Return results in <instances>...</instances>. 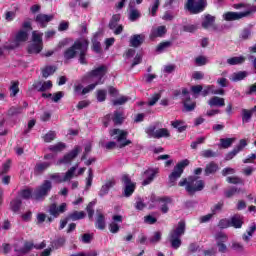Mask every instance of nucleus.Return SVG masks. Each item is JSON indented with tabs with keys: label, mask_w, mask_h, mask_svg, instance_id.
<instances>
[{
	"label": "nucleus",
	"mask_w": 256,
	"mask_h": 256,
	"mask_svg": "<svg viewBox=\"0 0 256 256\" xmlns=\"http://www.w3.org/2000/svg\"><path fill=\"white\" fill-rule=\"evenodd\" d=\"M159 173V168H150L144 172V175H146V179L142 182V185H150V183H153L155 177Z\"/></svg>",
	"instance_id": "obj_21"
},
{
	"label": "nucleus",
	"mask_w": 256,
	"mask_h": 256,
	"mask_svg": "<svg viewBox=\"0 0 256 256\" xmlns=\"http://www.w3.org/2000/svg\"><path fill=\"white\" fill-rule=\"evenodd\" d=\"M67 148V145L63 142H58L56 144L49 146V151H52V153H61V151H65Z\"/></svg>",
	"instance_id": "obj_27"
},
{
	"label": "nucleus",
	"mask_w": 256,
	"mask_h": 256,
	"mask_svg": "<svg viewBox=\"0 0 256 256\" xmlns=\"http://www.w3.org/2000/svg\"><path fill=\"white\" fill-rule=\"evenodd\" d=\"M161 241V232H155L152 237L149 238V243L155 245V243H159Z\"/></svg>",
	"instance_id": "obj_54"
},
{
	"label": "nucleus",
	"mask_w": 256,
	"mask_h": 256,
	"mask_svg": "<svg viewBox=\"0 0 256 256\" xmlns=\"http://www.w3.org/2000/svg\"><path fill=\"white\" fill-rule=\"evenodd\" d=\"M185 7L190 13L197 15V13L205 11V7H207V0H199L197 2H195V0H187Z\"/></svg>",
	"instance_id": "obj_10"
},
{
	"label": "nucleus",
	"mask_w": 256,
	"mask_h": 256,
	"mask_svg": "<svg viewBox=\"0 0 256 256\" xmlns=\"http://www.w3.org/2000/svg\"><path fill=\"white\" fill-rule=\"evenodd\" d=\"M43 51V32L32 31V43L28 46V53L37 55Z\"/></svg>",
	"instance_id": "obj_6"
},
{
	"label": "nucleus",
	"mask_w": 256,
	"mask_h": 256,
	"mask_svg": "<svg viewBox=\"0 0 256 256\" xmlns=\"http://www.w3.org/2000/svg\"><path fill=\"white\" fill-rule=\"evenodd\" d=\"M92 45L95 53H101V43L97 41V38L92 39Z\"/></svg>",
	"instance_id": "obj_63"
},
{
	"label": "nucleus",
	"mask_w": 256,
	"mask_h": 256,
	"mask_svg": "<svg viewBox=\"0 0 256 256\" xmlns=\"http://www.w3.org/2000/svg\"><path fill=\"white\" fill-rule=\"evenodd\" d=\"M11 169V160H7L3 165H2V170L0 172V175H5L6 173H9V170Z\"/></svg>",
	"instance_id": "obj_56"
},
{
	"label": "nucleus",
	"mask_w": 256,
	"mask_h": 256,
	"mask_svg": "<svg viewBox=\"0 0 256 256\" xmlns=\"http://www.w3.org/2000/svg\"><path fill=\"white\" fill-rule=\"evenodd\" d=\"M192 79H194L195 81H201V79H205V73L201 71H194L192 73Z\"/></svg>",
	"instance_id": "obj_61"
},
{
	"label": "nucleus",
	"mask_w": 256,
	"mask_h": 256,
	"mask_svg": "<svg viewBox=\"0 0 256 256\" xmlns=\"http://www.w3.org/2000/svg\"><path fill=\"white\" fill-rule=\"evenodd\" d=\"M114 185H115V182H113V181L106 182L105 185H103L101 187L100 197L107 195V193H109V190L111 189V187H113Z\"/></svg>",
	"instance_id": "obj_37"
},
{
	"label": "nucleus",
	"mask_w": 256,
	"mask_h": 256,
	"mask_svg": "<svg viewBox=\"0 0 256 256\" xmlns=\"http://www.w3.org/2000/svg\"><path fill=\"white\" fill-rule=\"evenodd\" d=\"M235 141V138H221L219 147H221L222 149H229V147H231V145H233Z\"/></svg>",
	"instance_id": "obj_33"
},
{
	"label": "nucleus",
	"mask_w": 256,
	"mask_h": 256,
	"mask_svg": "<svg viewBox=\"0 0 256 256\" xmlns=\"http://www.w3.org/2000/svg\"><path fill=\"white\" fill-rule=\"evenodd\" d=\"M210 93L212 95H214V93H215V86H213V85L205 86V88L202 91V96L203 97H207V95H210Z\"/></svg>",
	"instance_id": "obj_49"
},
{
	"label": "nucleus",
	"mask_w": 256,
	"mask_h": 256,
	"mask_svg": "<svg viewBox=\"0 0 256 256\" xmlns=\"http://www.w3.org/2000/svg\"><path fill=\"white\" fill-rule=\"evenodd\" d=\"M231 249H233V251H238V253L245 251L243 244L237 241H232Z\"/></svg>",
	"instance_id": "obj_45"
},
{
	"label": "nucleus",
	"mask_w": 256,
	"mask_h": 256,
	"mask_svg": "<svg viewBox=\"0 0 256 256\" xmlns=\"http://www.w3.org/2000/svg\"><path fill=\"white\" fill-rule=\"evenodd\" d=\"M49 167H51V163L49 162H42V163H38L35 166V173H43V171L49 169Z\"/></svg>",
	"instance_id": "obj_39"
},
{
	"label": "nucleus",
	"mask_w": 256,
	"mask_h": 256,
	"mask_svg": "<svg viewBox=\"0 0 256 256\" xmlns=\"http://www.w3.org/2000/svg\"><path fill=\"white\" fill-rule=\"evenodd\" d=\"M247 77V72L240 71V72H234L230 76V81H233L234 83H237V81H243Z\"/></svg>",
	"instance_id": "obj_29"
},
{
	"label": "nucleus",
	"mask_w": 256,
	"mask_h": 256,
	"mask_svg": "<svg viewBox=\"0 0 256 256\" xmlns=\"http://www.w3.org/2000/svg\"><path fill=\"white\" fill-rule=\"evenodd\" d=\"M240 39L242 41H247V39H251V29L245 28L240 33Z\"/></svg>",
	"instance_id": "obj_46"
},
{
	"label": "nucleus",
	"mask_w": 256,
	"mask_h": 256,
	"mask_svg": "<svg viewBox=\"0 0 256 256\" xmlns=\"http://www.w3.org/2000/svg\"><path fill=\"white\" fill-rule=\"evenodd\" d=\"M182 235H185V221L178 222L177 226L169 234L172 249H179L181 247Z\"/></svg>",
	"instance_id": "obj_5"
},
{
	"label": "nucleus",
	"mask_w": 256,
	"mask_h": 256,
	"mask_svg": "<svg viewBox=\"0 0 256 256\" xmlns=\"http://www.w3.org/2000/svg\"><path fill=\"white\" fill-rule=\"evenodd\" d=\"M247 147V140L241 139L239 141V144L234 147L232 151H230L228 154H226L225 160L226 161H231L234 157L237 156L238 153H241L245 148Z\"/></svg>",
	"instance_id": "obj_17"
},
{
	"label": "nucleus",
	"mask_w": 256,
	"mask_h": 256,
	"mask_svg": "<svg viewBox=\"0 0 256 256\" xmlns=\"http://www.w3.org/2000/svg\"><path fill=\"white\" fill-rule=\"evenodd\" d=\"M226 181L232 185H243V179L237 176L227 177Z\"/></svg>",
	"instance_id": "obj_43"
},
{
	"label": "nucleus",
	"mask_w": 256,
	"mask_h": 256,
	"mask_svg": "<svg viewBox=\"0 0 256 256\" xmlns=\"http://www.w3.org/2000/svg\"><path fill=\"white\" fill-rule=\"evenodd\" d=\"M113 121L116 125H121L123 123V114L120 112H115Z\"/></svg>",
	"instance_id": "obj_57"
},
{
	"label": "nucleus",
	"mask_w": 256,
	"mask_h": 256,
	"mask_svg": "<svg viewBox=\"0 0 256 256\" xmlns=\"http://www.w3.org/2000/svg\"><path fill=\"white\" fill-rule=\"evenodd\" d=\"M159 5H160V0H155L152 7L149 8V11H150L152 17H155V15H157V9H159Z\"/></svg>",
	"instance_id": "obj_59"
},
{
	"label": "nucleus",
	"mask_w": 256,
	"mask_h": 256,
	"mask_svg": "<svg viewBox=\"0 0 256 256\" xmlns=\"http://www.w3.org/2000/svg\"><path fill=\"white\" fill-rule=\"evenodd\" d=\"M111 137H114L119 143V147H127V145H131V140H127V131L121 129H113L110 132Z\"/></svg>",
	"instance_id": "obj_11"
},
{
	"label": "nucleus",
	"mask_w": 256,
	"mask_h": 256,
	"mask_svg": "<svg viewBox=\"0 0 256 256\" xmlns=\"http://www.w3.org/2000/svg\"><path fill=\"white\" fill-rule=\"evenodd\" d=\"M107 75L106 66H99L94 70L88 72L83 78L82 83H92L90 85H103V77Z\"/></svg>",
	"instance_id": "obj_4"
},
{
	"label": "nucleus",
	"mask_w": 256,
	"mask_h": 256,
	"mask_svg": "<svg viewBox=\"0 0 256 256\" xmlns=\"http://www.w3.org/2000/svg\"><path fill=\"white\" fill-rule=\"evenodd\" d=\"M67 219H70V221H79V219H85V212L74 211L67 216Z\"/></svg>",
	"instance_id": "obj_35"
},
{
	"label": "nucleus",
	"mask_w": 256,
	"mask_h": 256,
	"mask_svg": "<svg viewBox=\"0 0 256 256\" xmlns=\"http://www.w3.org/2000/svg\"><path fill=\"white\" fill-rule=\"evenodd\" d=\"M53 19H55V15L53 14H37L35 17V21L36 23L42 27V29H45V27H47V25L49 23H51V21H53Z\"/></svg>",
	"instance_id": "obj_18"
},
{
	"label": "nucleus",
	"mask_w": 256,
	"mask_h": 256,
	"mask_svg": "<svg viewBox=\"0 0 256 256\" xmlns=\"http://www.w3.org/2000/svg\"><path fill=\"white\" fill-rule=\"evenodd\" d=\"M253 117V110H247V109H242V122L243 123H249L251 121V118Z\"/></svg>",
	"instance_id": "obj_36"
},
{
	"label": "nucleus",
	"mask_w": 256,
	"mask_h": 256,
	"mask_svg": "<svg viewBox=\"0 0 256 256\" xmlns=\"http://www.w3.org/2000/svg\"><path fill=\"white\" fill-rule=\"evenodd\" d=\"M169 47H171V42H162L157 46L156 51L157 53H163V51H165V49H169Z\"/></svg>",
	"instance_id": "obj_50"
},
{
	"label": "nucleus",
	"mask_w": 256,
	"mask_h": 256,
	"mask_svg": "<svg viewBox=\"0 0 256 256\" xmlns=\"http://www.w3.org/2000/svg\"><path fill=\"white\" fill-rule=\"evenodd\" d=\"M172 127H174V129H177L179 131V133H183V131H185V129H187V126L183 125V121L181 120H175L171 122Z\"/></svg>",
	"instance_id": "obj_41"
},
{
	"label": "nucleus",
	"mask_w": 256,
	"mask_h": 256,
	"mask_svg": "<svg viewBox=\"0 0 256 256\" xmlns=\"http://www.w3.org/2000/svg\"><path fill=\"white\" fill-rule=\"evenodd\" d=\"M119 21H121V15L115 14L109 22V29L114 31V35H121L123 33V25H119Z\"/></svg>",
	"instance_id": "obj_16"
},
{
	"label": "nucleus",
	"mask_w": 256,
	"mask_h": 256,
	"mask_svg": "<svg viewBox=\"0 0 256 256\" xmlns=\"http://www.w3.org/2000/svg\"><path fill=\"white\" fill-rule=\"evenodd\" d=\"M209 63V59L205 56H198L195 58V64L198 65V67H203V65H207Z\"/></svg>",
	"instance_id": "obj_44"
},
{
	"label": "nucleus",
	"mask_w": 256,
	"mask_h": 256,
	"mask_svg": "<svg viewBox=\"0 0 256 256\" xmlns=\"http://www.w3.org/2000/svg\"><path fill=\"white\" fill-rule=\"evenodd\" d=\"M178 185L179 187H185L189 195H195L197 191H203L205 189V182L195 176L182 179Z\"/></svg>",
	"instance_id": "obj_3"
},
{
	"label": "nucleus",
	"mask_w": 256,
	"mask_h": 256,
	"mask_svg": "<svg viewBox=\"0 0 256 256\" xmlns=\"http://www.w3.org/2000/svg\"><path fill=\"white\" fill-rule=\"evenodd\" d=\"M79 167V164H76L75 166H72L65 174L64 176H61L59 173L52 174L50 176V179H54L56 183H65L67 181H71L73 177H75V171H77V168Z\"/></svg>",
	"instance_id": "obj_12"
},
{
	"label": "nucleus",
	"mask_w": 256,
	"mask_h": 256,
	"mask_svg": "<svg viewBox=\"0 0 256 256\" xmlns=\"http://www.w3.org/2000/svg\"><path fill=\"white\" fill-rule=\"evenodd\" d=\"M53 189V184L51 181L46 180L44 181L35 191H34V199L36 201H43L47 195H49V191Z\"/></svg>",
	"instance_id": "obj_8"
},
{
	"label": "nucleus",
	"mask_w": 256,
	"mask_h": 256,
	"mask_svg": "<svg viewBox=\"0 0 256 256\" xmlns=\"http://www.w3.org/2000/svg\"><path fill=\"white\" fill-rule=\"evenodd\" d=\"M89 49V41L86 39L76 41L73 46L65 50L64 59H74V57L79 55V62L82 65H87V50Z\"/></svg>",
	"instance_id": "obj_1"
},
{
	"label": "nucleus",
	"mask_w": 256,
	"mask_h": 256,
	"mask_svg": "<svg viewBox=\"0 0 256 256\" xmlns=\"http://www.w3.org/2000/svg\"><path fill=\"white\" fill-rule=\"evenodd\" d=\"M93 185V169L88 170V177L86 178V189H89Z\"/></svg>",
	"instance_id": "obj_53"
},
{
	"label": "nucleus",
	"mask_w": 256,
	"mask_h": 256,
	"mask_svg": "<svg viewBox=\"0 0 256 256\" xmlns=\"http://www.w3.org/2000/svg\"><path fill=\"white\" fill-rule=\"evenodd\" d=\"M96 227L101 230L105 229V215L99 210H97Z\"/></svg>",
	"instance_id": "obj_28"
},
{
	"label": "nucleus",
	"mask_w": 256,
	"mask_h": 256,
	"mask_svg": "<svg viewBox=\"0 0 256 256\" xmlns=\"http://www.w3.org/2000/svg\"><path fill=\"white\" fill-rule=\"evenodd\" d=\"M67 211V203H62L60 206L57 204H51L49 208V213L53 217H58L61 213H65Z\"/></svg>",
	"instance_id": "obj_20"
},
{
	"label": "nucleus",
	"mask_w": 256,
	"mask_h": 256,
	"mask_svg": "<svg viewBox=\"0 0 256 256\" xmlns=\"http://www.w3.org/2000/svg\"><path fill=\"white\" fill-rule=\"evenodd\" d=\"M196 107L195 102H191V98L184 99V108L186 111H193Z\"/></svg>",
	"instance_id": "obj_47"
},
{
	"label": "nucleus",
	"mask_w": 256,
	"mask_h": 256,
	"mask_svg": "<svg viewBox=\"0 0 256 256\" xmlns=\"http://www.w3.org/2000/svg\"><path fill=\"white\" fill-rule=\"evenodd\" d=\"M234 9H246L244 12H225L222 15V19L224 21H241V19H245V17H249L251 13L256 12V6L249 7V4L239 3L233 5Z\"/></svg>",
	"instance_id": "obj_2"
},
{
	"label": "nucleus",
	"mask_w": 256,
	"mask_h": 256,
	"mask_svg": "<svg viewBox=\"0 0 256 256\" xmlns=\"http://www.w3.org/2000/svg\"><path fill=\"white\" fill-rule=\"evenodd\" d=\"M143 41H145V35L135 34L130 38V45L131 47H141V45H143Z\"/></svg>",
	"instance_id": "obj_22"
},
{
	"label": "nucleus",
	"mask_w": 256,
	"mask_h": 256,
	"mask_svg": "<svg viewBox=\"0 0 256 256\" xmlns=\"http://www.w3.org/2000/svg\"><path fill=\"white\" fill-rule=\"evenodd\" d=\"M245 56H236L232 58L227 59L228 65H242V63H245Z\"/></svg>",
	"instance_id": "obj_34"
},
{
	"label": "nucleus",
	"mask_w": 256,
	"mask_h": 256,
	"mask_svg": "<svg viewBox=\"0 0 256 256\" xmlns=\"http://www.w3.org/2000/svg\"><path fill=\"white\" fill-rule=\"evenodd\" d=\"M79 153H81V147L76 146L70 153L59 159L56 162V165H69L71 161H73V159L79 155Z\"/></svg>",
	"instance_id": "obj_14"
},
{
	"label": "nucleus",
	"mask_w": 256,
	"mask_h": 256,
	"mask_svg": "<svg viewBox=\"0 0 256 256\" xmlns=\"http://www.w3.org/2000/svg\"><path fill=\"white\" fill-rule=\"evenodd\" d=\"M167 33V27L158 26L157 28H153L150 34V39H156L157 37H163Z\"/></svg>",
	"instance_id": "obj_24"
},
{
	"label": "nucleus",
	"mask_w": 256,
	"mask_h": 256,
	"mask_svg": "<svg viewBox=\"0 0 256 256\" xmlns=\"http://www.w3.org/2000/svg\"><path fill=\"white\" fill-rule=\"evenodd\" d=\"M192 93L197 97L199 93H203V86L201 85H195L191 87Z\"/></svg>",
	"instance_id": "obj_64"
},
{
	"label": "nucleus",
	"mask_w": 256,
	"mask_h": 256,
	"mask_svg": "<svg viewBox=\"0 0 256 256\" xmlns=\"http://www.w3.org/2000/svg\"><path fill=\"white\" fill-rule=\"evenodd\" d=\"M95 85L89 84L86 87H83V84L81 83H76L74 85V93L76 95H87V93H91V91H94Z\"/></svg>",
	"instance_id": "obj_19"
},
{
	"label": "nucleus",
	"mask_w": 256,
	"mask_h": 256,
	"mask_svg": "<svg viewBox=\"0 0 256 256\" xmlns=\"http://www.w3.org/2000/svg\"><path fill=\"white\" fill-rule=\"evenodd\" d=\"M65 238H59L58 240L52 243V249H59V247H63L65 245Z\"/></svg>",
	"instance_id": "obj_60"
},
{
	"label": "nucleus",
	"mask_w": 256,
	"mask_h": 256,
	"mask_svg": "<svg viewBox=\"0 0 256 256\" xmlns=\"http://www.w3.org/2000/svg\"><path fill=\"white\" fill-rule=\"evenodd\" d=\"M151 201L152 203H159L160 205V210L163 213H169V205H171V203L173 202V200L171 199V197H155V196H151Z\"/></svg>",
	"instance_id": "obj_13"
},
{
	"label": "nucleus",
	"mask_w": 256,
	"mask_h": 256,
	"mask_svg": "<svg viewBox=\"0 0 256 256\" xmlns=\"http://www.w3.org/2000/svg\"><path fill=\"white\" fill-rule=\"evenodd\" d=\"M218 170L219 165H217L215 162H210L206 165L205 175H213V173H217Z\"/></svg>",
	"instance_id": "obj_32"
},
{
	"label": "nucleus",
	"mask_w": 256,
	"mask_h": 256,
	"mask_svg": "<svg viewBox=\"0 0 256 256\" xmlns=\"http://www.w3.org/2000/svg\"><path fill=\"white\" fill-rule=\"evenodd\" d=\"M145 133L150 137V139H161L163 137L167 139L171 137V133L167 128H160L157 130V127L155 126H149L146 128Z\"/></svg>",
	"instance_id": "obj_9"
},
{
	"label": "nucleus",
	"mask_w": 256,
	"mask_h": 256,
	"mask_svg": "<svg viewBox=\"0 0 256 256\" xmlns=\"http://www.w3.org/2000/svg\"><path fill=\"white\" fill-rule=\"evenodd\" d=\"M256 231V225L253 224L252 226H250L246 232V234L242 235V239L243 241H245V243H249V241H251V237H253V233H255Z\"/></svg>",
	"instance_id": "obj_31"
},
{
	"label": "nucleus",
	"mask_w": 256,
	"mask_h": 256,
	"mask_svg": "<svg viewBox=\"0 0 256 256\" xmlns=\"http://www.w3.org/2000/svg\"><path fill=\"white\" fill-rule=\"evenodd\" d=\"M218 227L220 229H227L228 227H231V220L229 219H222L218 223Z\"/></svg>",
	"instance_id": "obj_58"
},
{
	"label": "nucleus",
	"mask_w": 256,
	"mask_h": 256,
	"mask_svg": "<svg viewBox=\"0 0 256 256\" xmlns=\"http://www.w3.org/2000/svg\"><path fill=\"white\" fill-rule=\"evenodd\" d=\"M28 39H29V32L26 30H20L16 34L15 42L17 45H19V43H25V41H27Z\"/></svg>",
	"instance_id": "obj_25"
},
{
	"label": "nucleus",
	"mask_w": 256,
	"mask_h": 256,
	"mask_svg": "<svg viewBox=\"0 0 256 256\" xmlns=\"http://www.w3.org/2000/svg\"><path fill=\"white\" fill-rule=\"evenodd\" d=\"M201 157H204L205 159H209L211 157H217V153L213 152L211 149L203 150L200 153Z\"/></svg>",
	"instance_id": "obj_48"
},
{
	"label": "nucleus",
	"mask_w": 256,
	"mask_h": 256,
	"mask_svg": "<svg viewBox=\"0 0 256 256\" xmlns=\"http://www.w3.org/2000/svg\"><path fill=\"white\" fill-rule=\"evenodd\" d=\"M56 69L53 66H47L46 68H44L42 70V75L43 77L47 78L49 77V75H53V73H55Z\"/></svg>",
	"instance_id": "obj_51"
},
{
	"label": "nucleus",
	"mask_w": 256,
	"mask_h": 256,
	"mask_svg": "<svg viewBox=\"0 0 256 256\" xmlns=\"http://www.w3.org/2000/svg\"><path fill=\"white\" fill-rule=\"evenodd\" d=\"M214 23H215V16H212L211 14H207L204 18V21L202 22V27L204 29H209V27H213Z\"/></svg>",
	"instance_id": "obj_30"
},
{
	"label": "nucleus",
	"mask_w": 256,
	"mask_h": 256,
	"mask_svg": "<svg viewBox=\"0 0 256 256\" xmlns=\"http://www.w3.org/2000/svg\"><path fill=\"white\" fill-rule=\"evenodd\" d=\"M210 107H225V98L219 96H213L208 100Z\"/></svg>",
	"instance_id": "obj_23"
},
{
	"label": "nucleus",
	"mask_w": 256,
	"mask_h": 256,
	"mask_svg": "<svg viewBox=\"0 0 256 256\" xmlns=\"http://www.w3.org/2000/svg\"><path fill=\"white\" fill-rule=\"evenodd\" d=\"M189 165V160L185 159L179 162L172 173L169 175V185L170 187H175V183H177V179L181 178V175H183V171L185 167Z\"/></svg>",
	"instance_id": "obj_7"
},
{
	"label": "nucleus",
	"mask_w": 256,
	"mask_h": 256,
	"mask_svg": "<svg viewBox=\"0 0 256 256\" xmlns=\"http://www.w3.org/2000/svg\"><path fill=\"white\" fill-rule=\"evenodd\" d=\"M122 183L124 185V197H131L135 192V183L131 181L127 174L122 176Z\"/></svg>",
	"instance_id": "obj_15"
},
{
	"label": "nucleus",
	"mask_w": 256,
	"mask_h": 256,
	"mask_svg": "<svg viewBox=\"0 0 256 256\" xmlns=\"http://www.w3.org/2000/svg\"><path fill=\"white\" fill-rule=\"evenodd\" d=\"M21 203H22L21 199H19V198L12 200L10 203L11 210L14 213H17L21 209Z\"/></svg>",
	"instance_id": "obj_42"
},
{
	"label": "nucleus",
	"mask_w": 256,
	"mask_h": 256,
	"mask_svg": "<svg viewBox=\"0 0 256 256\" xmlns=\"http://www.w3.org/2000/svg\"><path fill=\"white\" fill-rule=\"evenodd\" d=\"M130 12H129V19L131 21H137L141 17V12L139 10L132 8L131 4H129Z\"/></svg>",
	"instance_id": "obj_40"
},
{
	"label": "nucleus",
	"mask_w": 256,
	"mask_h": 256,
	"mask_svg": "<svg viewBox=\"0 0 256 256\" xmlns=\"http://www.w3.org/2000/svg\"><path fill=\"white\" fill-rule=\"evenodd\" d=\"M216 245L219 243H227L229 241V236L223 232H218L215 234Z\"/></svg>",
	"instance_id": "obj_38"
},
{
	"label": "nucleus",
	"mask_w": 256,
	"mask_h": 256,
	"mask_svg": "<svg viewBox=\"0 0 256 256\" xmlns=\"http://www.w3.org/2000/svg\"><path fill=\"white\" fill-rule=\"evenodd\" d=\"M230 227L241 229L243 227V217L241 215H234L230 220Z\"/></svg>",
	"instance_id": "obj_26"
},
{
	"label": "nucleus",
	"mask_w": 256,
	"mask_h": 256,
	"mask_svg": "<svg viewBox=\"0 0 256 256\" xmlns=\"http://www.w3.org/2000/svg\"><path fill=\"white\" fill-rule=\"evenodd\" d=\"M56 135H57V134H56L54 131L48 132V133L44 136V141H45V143H51V141H55Z\"/></svg>",
	"instance_id": "obj_55"
},
{
	"label": "nucleus",
	"mask_w": 256,
	"mask_h": 256,
	"mask_svg": "<svg viewBox=\"0 0 256 256\" xmlns=\"http://www.w3.org/2000/svg\"><path fill=\"white\" fill-rule=\"evenodd\" d=\"M159 99H161V93H156V94L152 95L148 101V105L150 107H153V105H155L157 103V101H159Z\"/></svg>",
	"instance_id": "obj_52"
},
{
	"label": "nucleus",
	"mask_w": 256,
	"mask_h": 256,
	"mask_svg": "<svg viewBox=\"0 0 256 256\" xmlns=\"http://www.w3.org/2000/svg\"><path fill=\"white\" fill-rule=\"evenodd\" d=\"M107 99V90H98L97 91V100L100 102L105 101Z\"/></svg>",
	"instance_id": "obj_62"
}]
</instances>
